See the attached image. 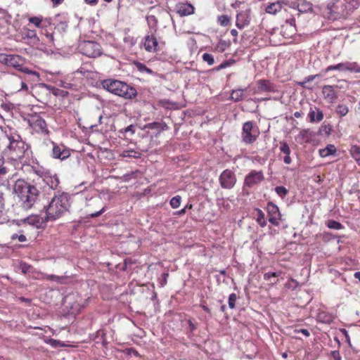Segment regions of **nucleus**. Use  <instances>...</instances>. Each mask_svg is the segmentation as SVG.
<instances>
[{"label":"nucleus","instance_id":"42","mask_svg":"<svg viewBox=\"0 0 360 360\" xmlns=\"http://www.w3.org/2000/svg\"><path fill=\"white\" fill-rule=\"evenodd\" d=\"M203 61L207 63L209 65H212L214 63V57L212 54L208 53H203L202 56Z\"/></svg>","mask_w":360,"mask_h":360},{"label":"nucleus","instance_id":"1","mask_svg":"<svg viewBox=\"0 0 360 360\" xmlns=\"http://www.w3.org/2000/svg\"><path fill=\"white\" fill-rule=\"evenodd\" d=\"M1 140L5 145L4 155L12 162L24 163L25 157L30 156L32 153L30 146L22 139L16 131L11 128L5 130Z\"/></svg>","mask_w":360,"mask_h":360},{"label":"nucleus","instance_id":"31","mask_svg":"<svg viewBox=\"0 0 360 360\" xmlns=\"http://www.w3.org/2000/svg\"><path fill=\"white\" fill-rule=\"evenodd\" d=\"M5 210V200L4 198V193L0 192V224H3L6 221V219L4 214Z\"/></svg>","mask_w":360,"mask_h":360},{"label":"nucleus","instance_id":"11","mask_svg":"<svg viewBox=\"0 0 360 360\" xmlns=\"http://www.w3.org/2000/svg\"><path fill=\"white\" fill-rule=\"evenodd\" d=\"M28 122L30 126L37 132H48L45 120L37 114L31 115Z\"/></svg>","mask_w":360,"mask_h":360},{"label":"nucleus","instance_id":"5","mask_svg":"<svg viewBox=\"0 0 360 360\" xmlns=\"http://www.w3.org/2000/svg\"><path fill=\"white\" fill-rule=\"evenodd\" d=\"M79 51L89 58H96L102 54L101 45L94 41H83L78 45Z\"/></svg>","mask_w":360,"mask_h":360},{"label":"nucleus","instance_id":"58","mask_svg":"<svg viewBox=\"0 0 360 360\" xmlns=\"http://www.w3.org/2000/svg\"><path fill=\"white\" fill-rule=\"evenodd\" d=\"M331 356L335 360H342L340 352L338 350L332 351Z\"/></svg>","mask_w":360,"mask_h":360},{"label":"nucleus","instance_id":"36","mask_svg":"<svg viewBox=\"0 0 360 360\" xmlns=\"http://www.w3.org/2000/svg\"><path fill=\"white\" fill-rule=\"evenodd\" d=\"M349 111L348 107L344 104H339L336 108V112L341 117H343L347 114Z\"/></svg>","mask_w":360,"mask_h":360},{"label":"nucleus","instance_id":"45","mask_svg":"<svg viewBox=\"0 0 360 360\" xmlns=\"http://www.w3.org/2000/svg\"><path fill=\"white\" fill-rule=\"evenodd\" d=\"M25 221L29 224L37 226L39 224V219L38 217H28L25 219Z\"/></svg>","mask_w":360,"mask_h":360},{"label":"nucleus","instance_id":"33","mask_svg":"<svg viewBox=\"0 0 360 360\" xmlns=\"http://www.w3.org/2000/svg\"><path fill=\"white\" fill-rule=\"evenodd\" d=\"M18 269L20 270L22 274L25 275L31 271V270L32 269V266L30 264H28L27 263L21 261L18 266Z\"/></svg>","mask_w":360,"mask_h":360},{"label":"nucleus","instance_id":"32","mask_svg":"<svg viewBox=\"0 0 360 360\" xmlns=\"http://www.w3.org/2000/svg\"><path fill=\"white\" fill-rule=\"evenodd\" d=\"M101 203H102V200L101 198H99V197L91 198L86 202V206L92 207L94 208H98V207H100Z\"/></svg>","mask_w":360,"mask_h":360},{"label":"nucleus","instance_id":"38","mask_svg":"<svg viewBox=\"0 0 360 360\" xmlns=\"http://www.w3.org/2000/svg\"><path fill=\"white\" fill-rule=\"evenodd\" d=\"M327 226L335 230H340L343 227L340 222L335 220H329L328 221Z\"/></svg>","mask_w":360,"mask_h":360},{"label":"nucleus","instance_id":"7","mask_svg":"<svg viewBox=\"0 0 360 360\" xmlns=\"http://www.w3.org/2000/svg\"><path fill=\"white\" fill-rule=\"evenodd\" d=\"M0 63L18 70L25 63V59L19 55L0 53Z\"/></svg>","mask_w":360,"mask_h":360},{"label":"nucleus","instance_id":"12","mask_svg":"<svg viewBox=\"0 0 360 360\" xmlns=\"http://www.w3.org/2000/svg\"><path fill=\"white\" fill-rule=\"evenodd\" d=\"M264 179V174L262 171L257 172L253 170L250 172L245 178L244 186L252 187L258 184Z\"/></svg>","mask_w":360,"mask_h":360},{"label":"nucleus","instance_id":"28","mask_svg":"<svg viewBox=\"0 0 360 360\" xmlns=\"http://www.w3.org/2000/svg\"><path fill=\"white\" fill-rule=\"evenodd\" d=\"M349 153L360 166V147L356 145H352L349 149Z\"/></svg>","mask_w":360,"mask_h":360},{"label":"nucleus","instance_id":"2","mask_svg":"<svg viewBox=\"0 0 360 360\" xmlns=\"http://www.w3.org/2000/svg\"><path fill=\"white\" fill-rule=\"evenodd\" d=\"M13 191L18 196L20 206L25 210H28L33 207L39 195V191L36 186L22 179L15 181Z\"/></svg>","mask_w":360,"mask_h":360},{"label":"nucleus","instance_id":"39","mask_svg":"<svg viewBox=\"0 0 360 360\" xmlns=\"http://www.w3.org/2000/svg\"><path fill=\"white\" fill-rule=\"evenodd\" d=\"M217 21L221 26L225 27L229 24L230 18L228 15H221L218 16Z\"/></svg>","mask_w":360,"mask_h":360},{"label":"nucleus","instance_id":"43","mask_svg":"<svg viewBox=\"0 0 360 360\" xmlns=\"http://www.w3.org/2000/svg\"><path fill=\"white\" fill-rule=\"evenodd\" d=\"M4 158L0 155V178L6 175L8 172V168L4 165Z\"/></svg>","mask_w":360,"mask_h":360},{"label":"nucleus","instance_id":"62","mask_svg":"<svg viewBox=\"0 0 360 360\" xmlns=\"http://www.w3.org/2000/svg\"><path fill=\"white\" fill-rule=\"evenodd\" d=\"M285 23L289 25L291 27H295V20L294 18L288 19V20H286Z\"/></svg>","mask_w":360,"mask_h":360},{"label":"nucleus","instance_id":"60","mask_svg":"<svg viewBox=\"0 0 360 360\" xmlns=\"http://www.w3.org/2000/svg\"><path fill=\"white\" fill-rule=\"evenodd\" d=\"M295 333H301L303 335H304L306 337L309 336V332L307 329L302 328L300 330H295Z\"/></svg>","mask_w":360,"mask_h":360},{"label":"nucleus","instance_id":"4","mask_svg":"<svg viewBox=\"0 0 360 360\" xmlns=\"http://www.w3.org/2000/svg\"><path fill=\"white\" fill-rule=\"evenodd\" d=\"M101 85L108 91L125 99H131L137 95L135 88L120 80L106 79L102 81Z\"/></svg>","mask_w":360,"mask_h":360},{"label":"nucleus","instance_id":"51","mask_svg":"<svg viewBox=\"0 0 360 360\" xmlns=\"http://www.w3.org/2000/svg\"><path fill=\"white\" fill-rule=\"evenodd\" d=\"M280 275V273L278 272H267L264 275V278L266 281H271L272 277H277Z\"/></svg>","mask_w":360,"mask_h":360},{"label":"nucleus","instance_id":"34","mask_svg":"<svg viewBox=\"0 0 360 360\" xmlns=\"http://www.w3.org/2000/svg\"><path fill=\"white\" fill-rule=\"evenodd\" d=\"M29 21L37 27H44L46 26V22H43L42 18L41 17H32L29 19Z\"/></svg>","mask_w":360,"mask_h":360},{"label":"nucleus","instance_id":"23","mask_svg":"<svg viewBox=\"0 0 360 360\" xmlns=\"http://www.w3.org/2000/svg\"><path fill=\"white\" fill-rule=\"evenodd\" d=\"M297 8L300 13H307L312 11V4L306 0H300L297 2Z\"/></svg>","mask_w":360,"mask_h":360},{"label":"nucleus","instance_id":"35","mask_svg":"<svg viewBox=\"0 0 360 360\" xmlns=\"http://www.w3.org/2000/svg\"><path fill=\"white\" fill-rule=\"evenodd\" d=\"M359 2L357 0H349L347 1V5L345 6V8H343L345 11H347L348 13L354 9L358 8Z\"/></svg>","mask_w":360,"mask_h":360},{"label":"nucleus","instance_id":"63","mask_svg":"<svg viewBox=\"0 0 360 360\" xmlns=\"http://www.w3.org/2000/svg\"><path fill=\"white\" fill-rule=\"evenodd\" d=\"M283 161L285 164H290L291 163V158L290 157V155H285L284 157Z\"/></svg>","mask_w":360,"mask_h":360},{"label":"nucleus","instance_id":"56","mask_svg":"<svg viewBox=\"0 0 360 360\" xmlns=\"http://www.w3.org/2000/svg\"><path fill=\"white\" fill-rule=\"evenodd\" d=\"M234 63H235L234 60H229L224 61L220 65H221V68H222V69H224V68L231 66V65H233Z\"/></svg>","mask_w":360,"mask_h":360},{"label":"nucleus","instance_id":"57","mask_svg":"<svg viewBox=\"0 0 360 360\" xmlns=\"http://www.w3.org/2000/svg\"><path fill=\"white\" fill-rule=\"evenodd\" d=\"M168 276H169V274L167 273V272L163 273L162 274V276H161V281L160 282L161 286H164L165 285H166Z\"/></svg>","mask_w":360,"mask_h":360},{"label":"nucleus","instance_id":"52","mask_svg":"<svg viewBox=\"0 0 360 360\" xmlns=\"http://www.w3.org/2000/svg\"><path fill=\"white\" fill-rule=\"evenodd\" d=\"M11 238L13 240L18 239L20 242H25L27 240L26 236L23 234L18 235L15 233L11 236Z\"/></svg>","mask_w":360,"mask_h":360},{"label":"nucleus","instance_id":"30","mask_svg":"<svg viewBox=\"0 0 360 360\" xmlns=\"http://www.w3.org/2000/svg\"><path fill=\"white\" fill-rule=\"evenodd\" d=\"M147 127L150 129H156L158 131H164L167 129V125L164 122H154L148 123Z\"/></svg>","mask_w":360,"mask_h":360},{"label":"nucleus","instance_id":"25","mask_svg":"<svg viewBox=\"0 0 360 360\" xmlns=\"http://www.w3.org/2000/svg\"><path fill=\"white\" fill-rule=\"evenodd\" d=\"M319 153L321 157L326 158L336 153V148L333 144H328L326 148L320 149Z\"/></svg>","mask_w":360,"mask_h":360},{"label":"nucleus","instance_id":"20","mask_svg":"<svg viewBox=\"0 0 360 360\" xmlns=\"http://www.w3.org/2000/svg\"><path fill=\"white\" fill-rule=\"evenodd\" d=\"M314 136L315 133L314 131H311L309 129H305L300 131L297 139L300 140L301 143H309Z\"/></svg>","mask_w":360,"mask_h":360},{"label":"nucleus","instance_id":"22","mask_svg":"<svg viewBox=\"0 0 360 360\" xmlns=\"http://www.w3.org/2000/svg\"><path fill=\"white\" fill-rule=\"evenodd\" d=\"M283 1H277L269 4L265 11L267 13L275 15L282 9Z\"/></svg>","mask_w":360,"mask_h":360},{"label":"nucleus","instance_id":"61","mask_svg":"<svg viewBox=\"0 0 360 360\" xmlns=\"http://www.w3.org/2000/svg\"><path fill=\"white\" fill-rule=\"evenodd\" d=\"M7 16V11L4 9L0 8V20H4Z\"/></svg>","mask_w":360,"mask_h":360},{"label":"nucleus","instance_id":"16","mask_svg":"<svg viewBox=\"0 0 360 360\" xmlns=\"http://www.w3.org/2000/svg\"><path fill=\"white\" fill-rule=\"evenodd\" d=\"M340 0H328L327 6H326V9L328 11V13L330 14L337 13L340 15H348L347 11H345V10L342 8H340L338 7V6L336 5V4Z\"/></svg>","mask_w":360,"mask_h":360},{"label":"nucleus","instance_id":"50","mask_svg":"<svg viewBox=\"0 0 360 360\" xmlns=\"http://www.w3.org/2000/svg\"><path fill=\"white\" fill-rule=\"evenodd\" d=\"M136 67H137L138 70L139 71H141V72H146L149 73V74H151L153 72L152 70H150V68H147L143 63H139L136 65Z\"/></svg>","mask_w":360,"mask_h":360},{"label":"nucleus","instance_id":"48","mask_svg":"<svg viewBox=\"0 0 360 360\" xmlns=\"http://www.w3.org/2000/svg\"><path fill=\"white\" fill-rule=\"evenodd\" d=\"M237 299V295L235 293H231L229 297V307L231 309H233L236 305V301Z\"/></svg>","mask_w":360,"mask_h":360},{"label":"nucleus","instance_id":"18","mask_svg":"<svg viewBox=\"0 0 360 360\" xmlns=\"http://www.w3.org/2000/svg\"><path fill=\"white\" fill-rule=\"evenodd\" d=\"M176 8L181 16L188 15L194 13V7L190 4H179Z\"/></svg>","mask_w":360,"mask_h":360},{"label":"nucleus","instance_id":"55","mask_svg":"<svg viewBox=\"0 0 360 360\" xmlns=\"http://www.w3.org/2000/svg\"><path fill=\"white\" fill-rule=\"evenodd\" d=\"M53 94L56 96H60L62 97H65L66 96H68V92L66 91H64V90H60V89H56Z\"/></svg>","mask_w":360,"mask_h":360},{"label":"nucleus","instance_id":"64","mask_svg":"<svg viewBox=\"0 0 360 360\" xmlns=\"http://www.w3.org/2000/svg\"><path fill=\"white\" fill-rule=\"evenodd\" d=\"M20 90H23V91H27L28 90V86H27V84L24 81L21 82V88H20Z\"/></svg>","mask_w":360,"mask_h":360},{"label":"nucleus","instance_id":"27","mask_svg":"<svg viewBox=\"0 0 360 360\" xmlns=\"http://www.w3.org/2000/svg\"><path fill=\"white\" fill-rule=\"evenodd\" d=\"M245 91V89H242L233 90L231 94V99L234 102H239L243 100Z\"/></svg>","mask_w":360,"mask_h":360},{"label":"nucleus","instance_id":"19","mask_svg":"<svg viewBox=\"0 0 360 360\" xmlns=\"http://www.w3.org/2000/svg\"><path fill=\"white\" fill-rule=\"evenodd\" d=\"M322 92L324 98L328 99L331 103H333L338 98L337 94L334 89V86H323Z\"/></svg>","mask_w":360,"mask_h":360},{"label":"nucleus","instance_id":"40","mask_svg":"<svg viewBox=\"0 0 360 360\" xmlns=\"http://www.w3.org/2000/svg\"><path fill=\"white\" fill-rule=\"evenodd\" d=\"M181 198L179 195H176L170 200V205L172 208L176 209L180 206Z\"/></svg>","mask_w":360,"mask_h":360},{"label":"nucleus","instance_id":"15","mask_svg":"<svg viewBox=\"0 0 360 360\" xmlns=\"http://www.w3.org/2000/svg\"><path fill=\"white\" fill-rule=\"evenodd\" d=\"M158 45V40L153 34L146 35L144 37L143 46L148 52H155Z\"/></svg>","mask_w":360,"mask_h":360},{"label":"nucleus","instance_id":"17","mask_svg":"<svg viewBox=\"0 0 360 360\" xmlns=\"http://www.w3.org/2000/svg\"><path fill=\"white\" fill-rule=\"evenodd\" d=\"M257 92H274V85L267 80L260 79L257 82Z\"/></svg>","mask_w":360,"mask_h":360},{"label":"nucleus","instance_id":"6","mask_svg":"<svg viewBox=\"0 0 360 360\" xmlns=\"http://www.w3.org/2000/svg\"><path fill=\"white\" fill-rule=\"evenodd\" d=\"M258 127L255 125L252 121H248L243 125L241 139L246 144H251L259 136Z\"/></svg>","mask_w":360,"mask_h":360},{"label":"nucleus","instance_id":"46","mask_svg":"<svg viewBox=\"0 0 360 360\" xmlns=\"http://www.w3.org/2000/svg\"><path fill=\"white\" fill-rule=\"evenodd\" d=\"M46 279L48 281H55L61 283L63 280V277H60L53 274H49L46 276Z\"/></svg>","mask_w":360,"mask_h":360},{"label":"nucleus","instance_id":"47","mask_svg":"<svg viewBox=\"0 0 360 360\" xmlns=\"http://www.w3.org/2000/svg\"><path fill=\"white\" fill-rule=\"evenodd\" d=\"M280 150L285 155L290 154V147L286 142H281Z\"/></svg>","mask_w":360,"mask_h":360},{"label":"nucleus","instance_id":"10","mask_svg":"<svg viewBox=\"0 0 360 360\" xmlns=\"http://www.w3.org/2000/svg\"><path fill=\"white\" fill-rule=\"evenodd\" d=\"M331 70H338V71H350L353 72H360V65H359L355 62H347V63H341L335 65L328 66L325 72H328Z\"/></svg>","mask_w":360,"mask_h":360},{"label":"nucleus","instance_id":"3","mask_svg":"<svg viewBox=\"0 0 360 360\" xmlns=\"http://www.w3.org/2000/svg\"><path fill=\"white\" fill-rule=\"evenodd\" d=\"M70 196L66 193H58L52 198L49 205L46 207V218L49 220H55L60 218L68 211Z\"/></svg>","mask_w":360,"mask_h":360},{"label":"nucleus","instance_id":"14","mask_svg":"<svg viewBox=\"0 0 360 360\" xmlns=\"http://www.w3.org/2000/svg\"><path fill=\"white\" fill-rule=\"evenodd\" d=\"M53 144L52 156L53 158L63 160L70 157V151L66 146L57 145L54 143Z\"/></svg>","mask_w":360,"mask_h":360},{"label":"nucleus","instance_id":"24","mask_svg":"<svg viewBox=\"0 0 360 360\" xmlns=\"http://www.w3.org/2000/svg\"><path fill=\"white\" fill-rule=\"evenodd\" d=\"M316 110V112L313 110L312 108H310L309 112V117L310 119V121L311 122H321L323 119V112L315 108Z\"/></svg>","mask_w":360,"mask_h":360},{"label":"nucleus","instance_id":"37","mask_svg":"<svg viewBox=\"0 0 360 360\" xmlns=\"http://www.w3.org/2000/svg\"><path fill=\"white\" fill-rule=\"evenodd\" d=\"M18 70L22 72H23V73H25V74H27L29 75H32L33 77H35L37 79H39V74L37 72H36V71H33V70H30L27 67H23V65H22V66H21L18 69Z\"/></svg>","mask_w":360,"mask_h":360},{"label":"nucleus","instance_id":"49","mask_svg":"<svg viewBox=\"0 0 360 360\" xmlns=\"http://www.w3.org/2000/svg\"><path fill=\"white\" fill-rule=\"evenodd\" d=\"M105 208H106V207L103 206L98 211H96L94 212H91V213L89 214L87 217L88 218H96V217L101 215L105 211Z\"/></svg>","mask_w":360,"mask_h":360},{"label":"nucleus","instance_id":"44","mask_svg":"<svg viewBox=\"0 0 360 360\" xmlns=\"http://www.w3.org/2000/svg\"><path fill=\"white\" fill-rule=\"evenodd\" d=\"M275 191L281 198H284L288 193V190L282 186H276L275 188Z\"/></svg>","mask_w":360,"mask_h":360},{"label":"nucleus","instance_id":"54","mask_svg":"<svg viewBox=\"0 0 360 360\" xmlns=\"http://www.w3.org/2000/svg\"><path fill=\"white\" fill-rule=\"evenodd\" d=\"M147 21L150 25H153V26H155L158 22V20L154 15L148 16Z\"/></svg>","mask_w":360,"mask_h":360},{"label":"nucleus","instance_id":"13","mask_svg":"<svg viewBox=\"0 0 360 360\" xmlns=\"http://www.w3.org/2000/svg\"><path fill=\"white\" fill-rule=\"evenodd\" d=\"M266 210L269 215V221L273 225L278 226L281 219V213L278 206L270 202L267 204Z\"/></svg>","mask_w":360,"mask_h":360},{"label":"nucleus","instance_id":"21","mask_svg":"<svg viewBox=\"0 0 360 360\" xmlns=\"http://www.w3.org/2000/svg\"><path fill=\"white\" fill-rule=\"evenodd\" d=\"M249 24L248 15L246 12H240L236 15V27L238 29H243Z\"/></svg>","mask_w":360,"mask_h":360},{"label":"nucleus","instance_id":"59","mask_svg":"<svg viewBox=\"0 0 360 360\" xmlns=\"http://www.w3.org/2000/svg\"><path fill=\"white\" fill-rule=\"evenodd\" d=\"M134 126L132 124L128 126L127 128L124 129L125 133L130 132L131 134H134Z\"/></svg>","mask_w":360,"mask_h":360},{"label":"nucleus","instance_id":"8","mask_svg":"<svg viewBox=\"0 0 360 360\" xmlns=\"http://www.w3.org/2000/svg\"><path fill=\"white\" fill-rule=\"evenodd\" d=\"M219 181L222 188L231 189L236 183V176L231 170L225 169L220 174Z\"/></svg>","mask_w":360,"mask_h":360},{"label":"nucleus","instance_id":"29","mask_svg":"<svg viewBox=\"0 0 360 360\" xmlns=\"http://www.w3.org/2000/svg\"><path fill=\"white\" fill-rule=\"evenodd\" d=\"M317 320L323 323H330L333 316L325 311H321L317 315Z\"/></svg>","mask_w":360,"mask_h":360},{"label":"nucleus","instance_id":"53","mask_svg":"<svg viewBox=\"0 0 360 360\" xmlns=\"http://www.w3.org/2000/svg\"><path fill=\"white\" fill-rule=\"evenodd\" d=\"M317 77H319V75H309L304 78V81L301 82L300 85L304 86L305 83L312 82Z\"/></svg>","mask_w":360,"mask_h":360},{"label":"nucleus","instance_id":"26","mask_svg":"<svg viewBox=\"0 0 360 360\" xmlns=\"http://www.w3.org/2000/svg\"><path fill=\"white\" fill-rule=\"evenodd\" d=\"M120 156L123 158H140L141 153L134 149L124 150L120 153Z\"/></svg>","mask_w":360,"mask_h":360},{"label":"nucleus","instance_id":"9","mask_svg":"<svg viewBox=\"0 0 360 360\" xmlns=\"http://www.w3.org/2000/svg\"><path fill=\"white\" fill-rule=\"evenodd\" d=\"M43 180V181L51 189H56L59 184V179L56 174H52L50 171L39 169L36 171Z\"/></svg>","mask_w":360,"mask_h":360},{"label":"nucleus","instance_id":"41","mask_svg":"<svg viewBox=\"0 0 360 360\" xmlns=\"http://www.w3.org/2000/svg\"><path fill=\"white\" fill-rule=\"evenodd\" d=\"M257 221L262 227H264L266 225V222L264 218V214L260 210H258V216Z\"/></svg>","mask_w":360,"mask_h":360}]
</instances>
